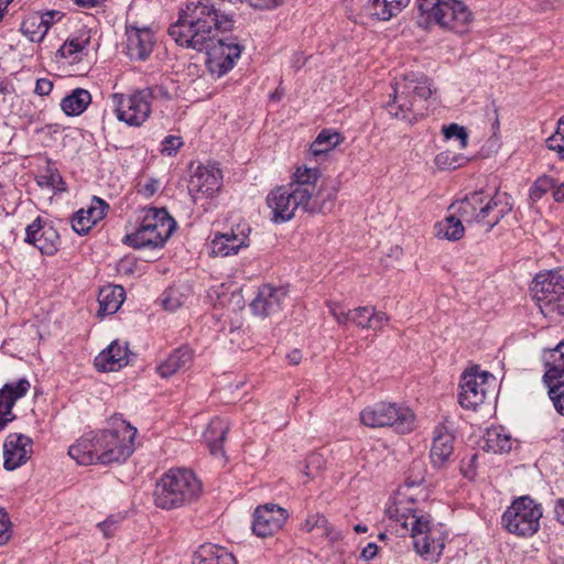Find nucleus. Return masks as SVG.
<instances>
[{"label":"nucleus","mask_w":564,"mask_h":564,"mask_svg":"<svg viewBox=\"0 0 564 564\" xmlns=\"http://www.w3.org/2000/svg\"><path fill=\"white\" fill-rule=\"evenodd\" d=\"M250 7L257 10H273L282 6L284 0H246Z\"/></svg>","instance_id":"58"},{"label":"nucleus","mask_w":564,"mask_h":564,"mask_svg":"<svg viewBox=\"0 0 564 564\" xmlns=\"http://www.w3.org/2000/svg\"><path fill=\"white\" fill-rule=\"evenodd\" d=\"M10 527L8 514L0 510V545H3L10 539Z\"/></svg>","instance_id":"60"},{"label":"nucleus","mask_w":564,"mask_h":564,"mask_svg":"<svg viewBox=\"0 0 564 564\" xmlns=\"http://www.w3.org/2000/svg\"><path fill=\"white\" fill-rule=\"evenodd\" d=\"M194 358V351L189 346H181L174 349L156 368L162 378H170L173 375L187 370Z\"/></svg>","instance_id":"30"},{"label":"nucleus","mask_w":564,"mask_h":564,"mask_svg":"<svg viewBox=\"0 0 564 564\" xmlns=\"http://www.w3.org/2000/svg\"><path fill=\"white\" fill-rule=\"evenodd\" d=\"M327 307L330 315L338 324L350 322L362 329L381 330L390 319L384 312L377 311L372 306H359L354 310H346L341 303L329 301L327 302Z\"/></svg>","instance_id":"13"},{"label":"nucleus","mask_w":564,"mask_h":564,"mask_svg":"<svg viewBox=\"0 0 564 564\" xmlns=\"http://www.w3.org/2000/svg\"><path fill=\"white\" fill-rule=\"evenodd\" d=\"M193 564H237V561L227 549L206 543L194 553Z\"/></svg>","instance_id":"33"},{"label":"nucleus","mask_w":564,"mask_h":564,"mask_svg":"<svg viewBox=\"0 0 564 564\" xmlns=\"http://www.w3.org/2000/svg\"><path fill=\"white\" fill-rule=\"evenodd\" d=\"M414 551L429 562H437L447 540V533L441 524H433L430 517L413 520L410 530Z\"/></svg>","instance_id":"9"},{"label":"nucleus","mask_w":564,"mask_h":564,"mask_svg":"<svg viewBox=\"0 0 564 564\" xmlns=\"http://www.w3.org/2000/svg\"><path fill=\"white\" fill-rule=\"evenodd\" d=\"M319 178L318 169L297 167L292 182L289 184L301 198H305L310 203H325L321 200V192L317 188V181Z\"/></svg>","instance_id":"26"},{"label":"nucleus","mask_w":564,"mask_h":564,"mask_svg":"<svg viewBox=\"0 0 564 564\" xmlns=\"http://www.w3.org/2000/svg\"><path fill=\"white\" fill-rule=\"evenodd\" d=\"M142 90L143 93H148V100L150 105L153 100L169 101L173 98V94L171 93L170 87L164 83L143 88Z\"/></svg>","instance_id":"51"},{"label":"nucleus","mask_w":564,"mask_h":564,"mask_svg":"<svg viewBox=\"0 0 564 564\" xmlns=\"http://www.w3.org/2000/svg\"><path fill=\"white\" fill-rule=\"evenodd\" d=\"M546 147L564 160V115L558 119L555 132L546 139Z\"/></svg>","instance_id":"47"},{"label":"nucleus","mask_w":564,"mask_h":564,"mask_svg":"<svg viewBox=\"0 0 564 564\" xmlns=\"http://www.w3.org/2000/svg\"><path fill=\"white\" fill-rule=\"evenodd\" d=\"M478 454H473L462 460L460 471L465 478L473 480L476 476Z\"/></svg>","instance_id":"56"},{"label":"nucleus","mask_w":564,"mask_h":564,"mask_svg":"<svg viewBox=\"0 0 564 564\" xmlns=\"http://www.w3.org/2000/svg\"><path fill=\"white\" fill-rule=\"evenodd\" d=\"M204 51L209 72L218 77L232 69L241 55V47L235 39H216Z\"/></svg>","instance_id":"15"},{"label":"nucleus","mask_w":564,"mask_h":564,"mask_svg":"<svg viewBox=\"0 0 564 564\" xmlns=\"http://www.w3.org/2000/svg\"><path fill=\"white\" fill-rule=\"evenodd\" d=\"M378 553V545L373 542L368 543L361 551V557L365 560L373 558Z\"/></svg>","instance_id":"63"},{"label":"nucleus","mask_w":564,"mask_h":564,"mask_svg":"<svg viewBox=\"0 0 564 564\" xmlns=\"http://www.w3.org/2000/svg\"><path fill=\"white\" fill-rule=\"evenodd\" d=\"M162 494H199L203 490L200 479L188 468H171L156 481Z\"/></svg>","instance_id":"18"},{"label":"nucleus","mask_w":564,"mask_h":564,"mask_svg":"<svg viewBox=\"0 0 564 564\" xmlns=\"http://www.w3.org/2000/svg\"><path fill=\"white\" fill-rule=\"evenodd\" d=\"M514 443L516 440L503 426H492L486 432L482 448L494 454H506L512 449Z\"/></svg>","instance_id":"34"},{"label":"nucleus","mask_w":564,"mask_h":564,"mask_svg":"<svg viewBox=\"0 0 564 564\" xmlns=\"http://www.w3.org/2000/svg\"><path fill=\"white\" fill-rule=\"evenodd\" d=\"M160 185V181L150 178L144 184L140 185L138 193L145 198H150L159 191Z\"/></svg>","instance_id":"59"},{"label":"nucleus","mask_w":564,"mask_h":564,"mask_svg":"<svg viewBox=\"0 0 564 564\" xmlns=\"http://www.w3.org/2000/svg\"><path fill=\"white\" fill-rule=\"evenodd\" d=\"M542 361L545 367L543 382L564 379V339L554 348L544 349Z\"/></svg>","instance_id":"32"},{"label":"nucleus","mask_w":564,"mask_h":564,"mask_svg":"<svg viewBox=\"0 0 564 564\" xmlns=\"http://www.w3.org/2000/svg\"><path fill=\"white\" fill-rule=\"evenodd\" d=\"M251 228L248 223H239L225 232H215L209 241L210 254L229 257L237 254L250 245Z\"/></svg>","instance_id":"16"},{"label":"nucleus","mask_w":564,"mask_h":564,"mask_svg":"<svg viewBox=\"0 0 564 564\" xmlns=\"http://www.w3.org/2000/svg\"><path fill=\"white\" fill-rule=\"evenodd\" d=\"M28 379L22 378L15 382H8L0 389V432L8 423L15 420L12 409L18 400L23 398L30 390Z\"/></svg>","instance_id":"23"},{"label":"nucleus","mask_w":564,"mask_h":564,"mask_svg":"<svg viewBox=\"0 0 564 564\" xmlns=\"http://www.w3.org/2000/svg\"><path fill=\"white\" fill-rule=\"evenodd\" d=\"M32 440L20 433H11L3 443V467L14 470L24 465L32 455Z\"/></svg>","instance_id":"19"},{"label":"nucleus","mask_w":564,"mask_h":564,"mask_svg":"<svg viewBox=\"0 0 564 564\" xmlns=\"http://www.w3.org/2000/svg\"><path fill=\"white\" fill-rule=\"evenodd\" d=\"M21 32L31 42H41L47 33V26L39 14H32L23 20Z\"/></svg>","instance_id":"41"},{"label":"nucleus","mask_w":564,"mask_h":564,"mask_svg":"<svg viewBox=\"0 0 564 564\" xmlns=\"http://www.w3.org/2000/svg\"><path fill=\"white\" fill-rule=\"evenodd\" d=\"M489 379L494 380V377L487 371H479L477 368L466 370L459 383V404L467 410H476L482 404L489 391Z\"/></svg>","instance_id":"14"},{"label":"nucleus","mask_w":564,"mask_h":564,"mask_svg":"<svg viewBox=\"0 0 564 564\" xmlns=\"http://www.w3.org/2000/svg\"><path fill=\"white\" fill-rule=\"evenodd\" d=\"M24 241L37 248L45 256L55 254L61 246L58 231L51 221L42 217H37L26 226Z\"/></svg>","instance_id":"17"},{"label":"nucleus","mask_w":564,"mask_h":564,"mask_svg":"<svg viewBox=\"0 0 564 564\" xmlns=\"http://www.w3.org/2000/svg\"><path fill=\"white\" fill-rule=\"evenodd\" d=\"M340 134L333 130H323L311 144L310 151L314 156L328 153L340 143Z\"/></svg>","instance_id":"39"},{"label":"nucleus","mask_w":564,"mask_h":564,"mask_svg":"<svg viewBox=\"0 0 564 564\" xmlns=\"http://www.w3.org/2000/svg\"><path fill=\"white\" fill-rule=\"evenodd\" d=\"M360 422L371 429L393 427L398 433H410L415 426L413 411L393 402H377L361 410Z\"/></svg>","instance_id":"7"},{"label":"nucleus","mask_w":564,"mask_h":564,"mask_svg":"<svg viewBox=\"0 0 564 564\" xmlns=\"http://www.w3.org/2000/svg\"><path fill=\"white\" fill-rule=\"evenodd\" d=\"M268 206L272 209L273 221L284 223L294 217L297 209L306 213H324L328 207L325 203H310L305 198L299 197L295 191L286 186L273 189L267 197Z\"/></svg>","instance_id":"10"},{"label":"nucleus","mask_w":564,"mask_h":564,"mask_svg":"<svg viewBox=\"0 0 564 564\" xmlns=\"http://www.w3.org/2000/svg\"><path fill=\"white\" fill-rule=\"evenodd\" d=\"M123 519V516H110L105 521L98 523V528L105 538L113 536L117 531L118 523Z\"/></svg>","instance_id":"55"},{"label":"nucleus","mask_w":564,"mask_h":564,"mask_svg":"<svg viewBox=\"0 0 564 564\" xmlns=\"http://www.w3.org/2000/svg\"><path fill=\"white\" fill-rule=\"evenodd\" d=\"M327 463V458L323 452H313L306 456L301 463V473L307 478H315L319 475Z\"/></svg>","instance_id":"42"},{"label":"nucleus","mask_w":564,"mask_h":564,"mask_svg":"<svg viewBox=\"0 0 564 564\" xmlns=\"http://www.w3.org/2000/svg\"><path fill=\"white\" fill-rule=\"evenodd\" d=\"M286 518V510L276 505L268 503L258 507L254 511L252 530L258 536H270L284 524Z\"/></svg>","instance_id":"20"},{"label":"nucleus","mask_w":564,"mask_h":564,"mask_svg":"<svg viewBox=\"0 0 564 564\" xmlns=\"http://www.w3.org/2000/svg\"><path fill=\"white\" fill-rule=\"evenodd\" d=\"M109 208V205L101 198L94 197L90 206L87 209H84L86 218L91 221V226H95L99 220H101Z\"/></svg>","instance_id":"49"},{"label":"nucleus","mask_w":564,"mask_h":564,"mask_svg":"<svg viewBox=\"0 0 564 564\" xmlns=\"http://www.w3.org/2000/svg\"><path fill=\"white\" fill-rule=\"evenodd\" d=\"M88 39L84 37H73L68 39L57 51V55L62 58H68L74 61H78V55L83 52V50L87 46Z\"/></svg>","instance_id":"43"},{"label":"nucleus","mask_w":564,"mask_h":564,"mask_svg":"<svg viewBox=\"0 0 564 564\" xmlns=\"http://www.w3.org/2000/svg\"><path fill=\"white\" fill-rule=\"evenodd\" d=\"M425 466L421 460H413L408 475L404 480V486L406 489H414L422 487V490L425 489L423 486L425 481Z\"/></svg>","instance_id":"45"},{"label":"nucleus","mask_w":564,"mask_h":564,"mask_svg":"<svg viewBox=\"0 0 564 564\" xmlns=\"http://www.w3.org/2000/svg\"><path fill=\"white\" fill-rule=\"evenodd\" d=\"M138 431L121 417H112L109 427L98 431L99 464L123 463L134 451Z\"/></svg>","instance_id":"5"},{"label":"nucleus","mask_w":564,"mask_h":564,"mask_svg":"<svg viewBox=\"0 0 564 564\" xmlns=\"http://www.w3.org/2000/svg\"><path fill=\"white\" fill-rule=\"evenodd\" d=\"M466 162V156L452 151L440 152L434 159V163L440 170H455L465 165Z\"/></svg>","instance_id":"44"},{"label":"nucleus","mask_w":564,"mask_h":564,"mask_svg":"<svg viewBox=\"0 0 564 564\" xmlns=\"http://www.w3.org/2000/svg\"><path fill=\"white\" fill-rule=\"evenodd\" d=\"M229 429L230 423L227 419L214 417L209 422L204 433V437L213 455L223 453V442L225 441Z\"/></svg>","instance_id":"35"},{"label":"nucleus","mask_w":564,"mask_h":564,"mask_svg":"<svg viewBox=\"0 0 564 564\" xmlns=\"http://www.w3.org/2000/svg\"><path fill=\"white\" fill-rule=\"evenodd\" d=\"M410 0H368L364 7L365 13L378 21H389L401 13Z\"/></svg>","instance_id":"31"},{"label":"nucleus","mask_w":564,"mask_h":564,"mask_svg":"<svg viewBox=\"0 0 564 564\" xmlns=\"http://www.w3.org/2000/svg\"><path fill=\"white\" fill-rule=\"evenodd\" d=\"M542 506L530 496H518L502 514L503 528L521 538L534 535L540 529Z\"/></svg>","instance_id":"8"},{"label":"nucleus","mask_w":564,"mask_h":564,"mask_svg":"<svg viewBox=\"0 0 564 564\" xmlns=\"http://www.w3.org/2000/svg\"><path fill=\"white\" fill-rule=\"evenodd\" d=\"M183 142L178 135H167L161 143V153L163 155H175L177 150L182 147Z\"/></svg>","instance_id":"54"},{"label":"nucleus","mask_w":564,"mask_h":564,"mask_svg":"<svg viewBox=\"0 0 564 564\" xmlns=\"http://www.w3.org/2000/svg\"><path fill=\"white\" fill-rule=\"evenodd\" d=\"M544 383L547 387V394L555 411L564 416V379Z\"/></svg>","instance_id":"46"},{"label":"nucleus","mask_w":564,"mask_h":564,"mask_svg":"<svg viewBox=\"0 0 564 564\" xmlns=\"http://www.w3.org/2000/svg\"><path fill=\"white\" fill-rule=\"evenodd\" d=\"M414 505L415 500L411 496H391L386 505L384 512L389 519L400 522L408 530H412L413 520L430 517L420 513Z\"/></svg>","instance_id":"24"},{"label":"nucleus","mask_w":564,"mask_h":564,"mask_svg":"<svg viewBox=\"0 0 564 564\" xmlns=\"http://www.w3.org/2000/svg\"><path fill=\"white\" fill-rule=\"evenodd\" d=\"M417 9L427 24L463 34L469 30L471 12L459 0H416Z\"/></svg>","instance_id":"6"},{"label":"nucleus","mask_w":564,"mask_h":564,"mask_svg":"<svg viewBox=\"0 0 564 564\" xmlns=\"http://www.w3.org/2000/svg\"><path fill=\"white\" fill-rule=\"evenodd\" d=\"M462 221L464 220L460 217H456L454 215L445 217L443 220L435 224V237L440 239H446L449 241L459 240L465 232V228Z\"/></svg>","instance_id":"38"},{"label":"nucleus","mask_w":564,"mask_h":564,"mask_svg":"<svg viewBox=\"0 0 564 564\" xmlns=\"http://www.w3.org/2000/svg\"><path fill=\"white\" fill-rule=\"evenodd\" d=\"M128 364V345L120 340H113L95 358V366L101 371H118Z\"/></svg>","instance_id":"27"},{"label":"nucleus","mask_w":564,"mask_h":564,"mask_svg":"<svg viewBox=\"0 0 564 564\" xmlns=\"http://www.w3.org/2000/svg\"><path fill=\"white\" fill-rule=\"evenodd\" d=\"M53 82L48 78H39L35 83L34 94L41 97L48 96L53 90Z\"/></svg>","instance_id":"61"},{"label":"nucleus","mask_w":564,"mask_h":564,"mask_svg":"<svg viewBox=\"0 0 564 564\" xmlns=\"http://www.w3.org/2000/svg\"><path fill=\"white\" fill-rule=\"evenodd\" d=\"M455 436L453 424L445 420L438 423L433 430L431 447V460L436 467H442L453 455Z\"/></svg>","instance_id":"22"},{"label":"nucleus","mask_w":564,"mask_h":564,"mask_svg":"<svg viewBox=\"0 0 564 564\" xmlns=\"http://www.w3.org/2000/svg\"><path fill=\"white\" fill-rule=\"evenodd\" d=\"M70 224L73 230L80 236L88 234L93 228L91 221L86 218L84 208L79 209L73 215Z\"/></svg>","instance_id":"53"},{"label":"nucleus","mask_w":564,"mask_h":564,"mask_svg":"<svg viewBox=\"0 0 564 564\" xmlns=\"http://www.w3.org/2000/svg\"><path fill=\"white\" fill-rule=\"evenodd\" d=\"M552 196L555 202L562 203L564 202V181L561 184L555 182L554 191L552 192Z\"/></svg>","instance_id":"64"},{"label":"nucleus","mask_w":564,"mask_h":564,"mask_svg":"<svg viewBox=\"0 0 564 564\" xmlns=\"http://www.w3.org/2000/svg\"><path fill=\"white\" fill-rule=\"evenodd\" d=\"M0 95H4L8 99H17L14 86L7 80L0 82Z\"/></svg>","instance_id":"62"},{"label":"nucleus","mask_w":564,"mask_h":564,"mask_svg":"<svg viewBox=\"0 0 564 564\" xmlns=\"http://www.w3.org/2000/svg\"><path fill=\"white\" fill-rule=\"evenodd\" d=\"M392 89L393 99L387 104V110L392 117L412 123L425 115L433 94L427 77L406 74L393 84Z\"/></svg>","instance_id":"2"},{"label":"nucleus","mask_w":564,"mask_h":564,"mask_svg":"<svg viewBox=\"0 0 564 564\" xmlns=\"http://www.w3.org/2000/svg\"><path fill=\"white\" fill-rule=\"evenodd\" d=\"M221 171L214 165L198 166L189 182V191L213 195L221 187Z\"/></svg>","instance_id":"29"},{"label":"nucleus","mask_w":564,"mask_h":564,"mask_svg":"<svg viewBox=\"0 0 564 564\" xmlns=\"http://www.w3.org/2000/svg\"><path fill=\"white\" fill-rule=\"evenodd\" d=\"M111 99L117 119L130 127H141L150 118L152 108L148 93L142 89L130 94H113Z\"/></svg>","instance_id":"12"},{"label":"nucleus","mask_w":564,"mask_h":564,"mask_svg":"<svg viewBox=\"0 0 564 564\" xmlns=\"http://www.w3.org/2000/svg\"><path fill=\"white\" fill-rule=\"evenodd\" d=\"M443 134L445 139H456L459 142V149H466L468 145L467 130L457 123H451L443 127Z\"/></svg>","instance_id":"50"},{"label":"nucleus","mask_w":564,"mask_h":564,"mask_svg":"<svg viewBox=\"0 0 564 564\" xmlns=\"http://www.w3.org/2000/svg\"><path fill=\"white\" fill-rule=\"evenodd\" d=\"M126 297L124 289L120 285H106L99 291V314H115Z\"/></svg>","instance_id":"36"},{"label":"nucleus","mask_w":564,"mask_h":564,"mask_svg":"<svg viewBox=\"0 0 564 564\" xmlns=\"http://www.w3.org/2000/svg\"><path fill=\"white\" fill-rule=\"evenodd\" d=\"M286 297L288 291L285 288L264 284L259 288L250 307L256 315L265 317L279 313L283 308Z\"/></svg>","instance_id":"21"},{"label":"nucleus","mask_w":564,"mask_h":564,"mask_svg":"<svg viewBox=\"0 0 564 564\" xmlns=\"http://www.w3.org/2000/svg\"><path fill=\"white\" fill-rule=\"evenodd\" d=\"M511 210L506 194L488 196L484 192H474L466 196L457 207L459 217L466 224H481L487 231L492 229Z\"/></svg>","instance_id":"4"},{"label":"nucleus","mask_w":564,"mask_h":564,"mask_svg":"<svg viewBox=\"0 0 564 564\" xmlns=\"http://www.w3.org/2000/svg\"><path fill=\"white\" fill-rule=\"evenodd\" d=\"M176 228V221L164 208H145L135 230L123 237L122 242L133 249L164 247Z\"/></svg>","instance_id":"3"},{"label":"nucleus","mask_w":564,"mask_h":564,"mask_svg":"<svg viewBox=\"0 0 564 564\" xmlns=\"http://www.w3.org/2000/svg\"><path fill=\"white\" fill-rule=\"evenodd\" d=\"M90 102V93L83 88H76L62 99L61 108L67 116H79L87 109Z\"/></svg>","instance_id":"37"},{"label":"nucleus","mask_w":564,"mask_h":564,"mask_svg":"<svg viewBox=\"0 0 564 564\" xmlns=\"http://www.w3.org/2000/svg\"><path fill=\"white\" fill-rule=\"evenodd\" d=\"M127 54L131 59L145 61L153 51L155 39L154 33L148 26H127L126 30Z\"/></svg>","instance_id":"25"},{"label":"nucleus","mask_w":564,"mask_h":564,"mask_svg":"<svg viewBox=\"0 0 564 564\" xmlns=\"http://www.w3.org/2000/svg\"><path fill=\"white\" fill-rule=\"evenodd\" d=\"M153 503L163 510L180 508L186 503L185 496H152Z\"/></svg>","instance_id":"52"},{"label":"nucleus","mask_w":564,"mask_h":564,"mask_svg":"<svg viewBox=\"0 0 564 564\" xmlns=\"http://www.w3.org/2000/svg\"><path fill=\"white\" fill-rule=\"evenodd\" d=\"M326 518L323 514L316 512L307 516L305 522L303 523V529L306 532H311L316 528L326 529Z\"/></svg>","instance_id":"57"},{"label":"nucleus","mask_w":564,"mask_h":564,"mask_svg":"<svg viewBox=\"0 0 564 564\" xmlns=\"http://www.w3.org/2000/svg\"><path fill=\"white\" fill-rule=\"evenodd\" d=\"M99 453L97 432L83 435L68 448L69 457L83 466L99 464Z\"/></svg>","instance_id":"28"},{"label":"nucleus","mask_w":564,"mask_h":564,"mask_svg":"<svg viewBox=\"0 0 564 564\" xmlns=\"http://www.w3.org/2000/svg\"><path fill=\"white\" fill-rule=\"evenodd\" d=\"M555 180L547 175L538 177L530 188V198L532 202L540 200L549 191H554Z\"/></svg>","instance_id":"48"},{"label":"nucleus","mask_w":564,"mask_h":564,"mask_svg":"<svg viewBox=\"0 0 564 564\" xmlns=\"http://www.w3.org/2000/svg\"><path fill=\"white\" fill-rule=\"evenodd\" d=\"M531 292L543 314L561 316V305L564 304V278L558 272L549 271L536 274Z\"/></svg>","instance_id":"11"},{"label":"nucleus","mask_w":564,"mask_h":564,"mask_svg":"<svg viewBox=\"0 0 564 564\" xmlns=\"http://www.w3.org/2000/svg\"><path fill=\"white\" fill-rule=\"evenodd\" d=\"M191 295V288L185 284L173 285L163 293L162 304L167 311L181 307Z\"/></svg>","instance_id":"40"},{"label":"nucleus","mask_w":564,"mask_h":564,"mask_svg":"<svg viewBox=\"0 0 564 564\" xmlns=\"http://www.w3.org/2000/svg\"><path fill=\"white\" fill-rule=\"evenodd\" d=\"M232 26V17L218 9L213 0H197L186 3L180 11L177 21L169 28V34L177 45L200 52L219 33L228 32Z\"/></svg>","instance_id":"1"}]
</instances>
